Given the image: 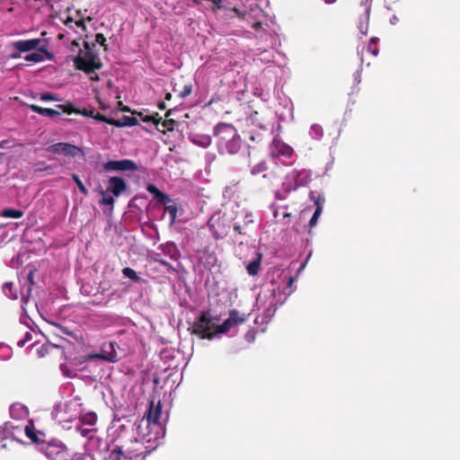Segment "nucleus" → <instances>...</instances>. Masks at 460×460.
Segmentation results:
<instances>
[{
  "label": "nucleus",
  "instance_id": "obj_1",
  "mask_svg": "<svg viewBox=\"0 0 460 460\" xmlns=\"http://www.w3.org/2000/svg\"><path fill=\"white\" fill-rule=\"evenodd\" d=\"M84 47L85 51L83 55V50L80 49L77 56L73 59L74 65L76 69L84 72L86 75H92L94 71L99 70L102 67V63L93 49L89 42L84 41Z\"/></svg>",
  "mask_w": 460,
  "mask_h": 460
},
{
  "label": "nucleus",
  "instance_id": "obj_2",
  "mask_svg": "<svg viewBox=\"0 0 460 460\" xmlns=\"http://www.w3.org/2000/svg\"><path fill=\"white\" fill-rule=\"evenodd\" d=\"M249 167L252 175L261 176L266 182H271V181L277 177L279 169L278 158L275 155H271L257 163H253L250 160Z\"/></svg>",
  "mask_w": 460,
  "mask_h": 460
},
{
  "label": "nucleus",
  "instance_id": "obj_3",
  "mask_svg": "<svg viewBox=\"0 0 460 460\" xmlns=\"http://www.w3.org/2000/svg\"><path fill=\"white\" fill-rule=\"evenodd\" d=\"M191 333L200 339L211 340L215 336V323L209 312H202L191 326Z\"/></svg>",
  "mask_w": 460,
  "mask_h": 460
},
{
  "label": "nucleus",
  "instance_id": "obj_4",
  "mask_svg": "<svg viewBox=\"0 0 460 460\" xmlns=\"http://www.w3.org/2000/svg\"><path fill=\"white\" fill-rule=\"evenodd\" d=\"M208 226L214 237L221 239L228 234L231 228V221L225 214L217 213L209 218Z\"/></svg>",
  "mask_w": 460,
  "mask_h": 460
},
{
  "label": "nucleus",
  "instance_id": "obj_5",
  "mask_svg": "<svg viewBox=\"0 0 460 460\" xmlns=\"http://www.w3.org/2000/svg\"><path fill=\"white\" fill-rule=\"evenodd\" d=\"M41 42L40 39H31V40H21L13 42V48L14 50L19 52H29L33 49H38L40 52H42L46 55L47 59H51L53 55L48 51V49L40 48V44Z\"/></svg>",
  "mask_w": 460,
  "mask_h": 460
},
{
  "label": "nucleus",
  "instance_id": "obj_6",
  "mask_svg": "<svg viewBox=\"0 0 460 460\" xmlns=\"http://www.w3.org/2000/svg\"><path fill=\"white\" fill-rule=\"evenodd\" d=\"M47 151L56 155H63L72 157L84 156V153L81 147L65 142H59L50 145L47 148Z\"/></svg>",
  "mask_w": 460,
  "mask_h": 460
},
{
  "label": "nucleus",
  "instance_id": "obj_7",
  "mask_svg": "<svg viewBox=\"0 0 460 460\" xmlns=\"http://www.w3.org/2000/svg\"><path fill=\"white\" fill-rule=\"evenodd\" d=\"M214 135L217 138V145L220 147L225 145L227 140L234 137L237 131L234 127L226 123H219L214 128Z\"/></svg>",
  "mask_w": 460,
  "mask_h": 460
},
{
  "label": "nucleus",
  "instance_id": "obj_8",
  "mask_svg": "<svg viewBox=\"0 0 460 460\" xmlns=\"http://www.w3.org/2000/svg\"><path fill=\"white\" fill-rule=\"evenodd\" d=\"M103 168L106 171H137V165L131 160L123 159L119 161H109L104 164Z\"/></svg>",
  "mask_w": 460,
  "mask_h": 460
},
{
  "label": "nucleus",
  "instance_id": "obj_9",
  "mask_svg": "<svg viewBox=\"0 0 460 460\" xmlns=\"http://www.w3.org/2000/svg\"><path fill=\"white\" fill-rule=\"evenodd\" d=\"M93 358H100L108 362H117L119 360L118 353L114 348V342L104 344L100 353L94 354Z\"/></svg>",
  "mask_w": 460,
  "mask_h": 460
},
{
  "label": "nucleus",
  "instance_id": "obj_10",
  "mask_svg": "<svg viewBox=\"0 0 460 460\" xmlns=\"http://www.w3.org/2000/svg\"><path fill=\"white\" fill-rule=\"evenodd\" d=\"M127 189L125 181L117 176L111 177L108 181V191H111L115 197H119Z\"/></svg>",
  "mask_w": 460,
  "mask_h": 460
},
{
  "label": "nucleus",
  "instance_id": "obj_11",
  "mask_svg": "<svg viewBox=\"0 0 460 460\" xmlns=\"http://www.w3.org/2000/svg\"><path fill=\"white\" fill-rule=\"evenodd\" d=\"M56 108L60 109L62 111V112L66 113V114L75 113V114L83 115L84 117H88V118H93V116H94L93 109L80 110V109L75 108L71 102H66L64 104H58L56 106Z\"/></svg>",
  "mask_w": 460,
  "mask_h": 460
},
{
  "label": "nucleus",
  "instance_id": "obj_12",
  "mask_svg": "<svg viewBox=\"0 0 460 460\" xmlns=\"http://www.w3.org/2000/svg\"><path fill=\"white\" fill-rule=\"evenodd\" d=\"M24 432L27 438H30L32 443L36 445H41L44 443V433L37 430L35 429L34 423L31 420L29 421V423L25 426Z\"/></svg>",
  "mask_w": 460,
  "mask_h": 460
},
{
  "label": "nucleus",
  "instance_id": "obj_13",
  "mask_svg": "<svg viewBox=\"0 0 460 460\" xmlns=\"http://www.w3.org/2000/svg\"><path fill=\"white\" fill-rule=\"evenodd\" d=\"M161 414H162V407H161L160 401L157 402L156 405H155L154 401H151L149 409L146 413L147 421L153 422L155 424L158 423Z\"/></svg>",
  "mask_w": 460,
  "mask_h": 460
},
{
  "label": "nucleus",
  "instance_id": "obj_14",
  "mask_svg": "<svg viewBox=\"0 0 460 460\" xmlns=\"http://www.w3.org/2000/svg\"><path fill=\"white\" fill-rule=\"evenodd\" d=\"M241 137L237 134L234 137L230 138L225 145H222L219 148L222 151H226L228 154L234 155L238 153L241 148Z\"/></svg>",
  "mask_w": 460,
  "mask_h": 460
},
{
  "label": "nucleus",
  "instance_id": "obj_15",
  "mask_svg": "<svg viewBox=\"0 0 460 460\" xmlns=\"http://www.w3.org/2000/svg\"><path fill=\"white\" fill-rule=\"evenodd\" d=\"M28 107L33 112H36L41 116H48L50 118L61 115V111H62L58 108H57V109L43 108V107H40L36 104H30V105H28Z\"/></svg>",
  "mask_w": 460,
  "mask_h": 460
},
{
  "label": "nucleus",
  "instance_id": "obj_16",
  "mask_svg": "<svg viewBox=\"0 0 460 460\" xmlns=\"http://www.w3.org/2000/svg\"><path fill=\"white\" fill-rule=\"evenodd\" d=\"M138 124V120L137 118L133 117V116H122L119 119H114V121H110V125H112V126H115V127H118V128H122V127H132V126H136Z\"/></svg>",
  "mask_w": 460,
  "mask_h": 460
},
{
  "label": "nucleus",
  "instance_id": "obj_17",
  "mask_svg": "<svg viewBox=\"0 0 460 460\" xmlns=\"http://www.w3.org/2000/svg\"><path fill=\"white\" fill-rule=\"evenodd\" d=\"M163 252L169 256L172 260H178L180 258V251L173 243H166L162 245Z\"/></svg>",
  "mask_w": 460,
  "mask_h": 460
},
{
  "label": "nucleus",
  "instance_id": "obj_18",
  "mask_svg": "<svg viewBox=\"0 0 460 460\" xmlns=\"http://www.w3.org/2000/svg\"><path fill=\"white\" fill-rule=\"evenodd\" d=\"M97 414L93 411L86 412L79 417L82 424L90 426L94 425L97 421Z\"/></svg>",
  "mask_w": 460,
  "mask_h": 460
},
{
  "label": "nucleus",
  "instance_id": "obj_19",
  "mask_svg": "<svg viewBox=\"0 0 460 460\" xmlns=\"http://www.w3.org/2000/svg\"><path fill=\"white\" fill-rule=\"evenodd\" d=\"M261 269V255L256 259L251 261L247 267V272L251 276H255L258 274L259 270Z\"/></svg>",
  "mask_w": 460,
  "mask_h": 460
},
{
  "label": "nucleus",
  "instance_id": "obj_20",
  "mask_svg": "<svg viewBox=\"0 0 460 460\" xmlns=\"http://www.w3.org/2000/svg\"><path fill=\"white\" fill-rule=\"evenodd\" d=\"M232 321H234V320L230 319V317L228 316V318L226 320H225L222 324L215 325V334L225 333V332H228L232 327L234 326L233 324Z\"/></svg>",
  "mask_w": 460,
  "mask_h": 460
},
{
  "label": "nucleus",
  "instance_id": "obj_21",
  "mask_svg": "<svg viewBox=\"0 0 460 460\" xmlns=\"http://www.w3.org/2000/svg\"><path fill=\"white\" fill-rule=\"evenodd\" d=\"M232 321H234V320L230 319V317L228 316V318L226 320H225L222 324L215 325V334L225 333V332H228L232 327L234 326L233 324Z\"/></svg>",
  "mask_w": 460,
  "mask_h": 460
},
{
  "label": "nucleus",
  "instance_id": "obj_22",
  "mask_svg": "<svg viewBox=\"0 0 460 460\" xmlns=\"http://www.w3.org/2000/svg\"><path fill=\"white\" fill-rule=\"evenodd\" d=\"M229 317H230V319L234 320V321H232V323L234 326L243 323L246 320L245 314H241L236 310H231L229 312Z\"/></svg>",
  "mask_w": 460,
  "mask_h": 460
},
{
  "label": "nucleus",
  "instance_id": "obj_23",
  "mask_svg": "<svg viewBox=\"0 0 460 460\" xmlns=\"http://www.w3.org/2000/svg\"><path fill=\"white\" fill-rule=\"evenodd\" d=\"M1 215L7 218H21L23 216V211L13 208H4Z\"/></svg>",
  "mask_w": 460,
  "mask_h": 460
},
{
  "label": "nucleus",
  "instance_id": "obj_24",
  "mask_svg": "<svg viewBox=\"0 0 460 460\" xmlns=\"http://www.w3.org/2000/svg\"><path fill=\"white\" fill-rule=\"evenodd\" d=\"M46 55L42 52H34L28 54L24 57V59L28 62L39 63L45 59Z\"/></svg>",
  "mask_w": 460,
  "mask_h": 460
},
{
  "label": "nucleus",
  "instance_id": "obj_25",
  "mask_svg": "<svg viewBox=\"0 0 460 460\" xmlns=\"http://www.w3.org/2000/svg\"><path fill=\"white\" fill-rule=\"evenodd\" d=\"M164 212H168L170 215L171 225L175 223L177 217L178 208L176 204H170L164 207Z\"/></svg>",
  "mask_w": 460,
  "mask_h": 460
},
{
  "label": "nucleus",
  "instance_id": "obj_26",
  "mask_svg": "<svg viewBox=\"0 0 460 460\" xmlns=\"http://www.w3.org/2000/svg\"><path fill=\"white\" fill-rule=\"evenodd\" d=\"M122 273L125 277L130 279L131 280L135 281V282H140L141 281V278H139L137 274V272L129 268V267H126L122 270Z\"/></svg>",
  "mask_w": 460,
  "mask_h": 460
},
{
  "label": "nucleus",
  "instance_id": "obj_27",
  "mask_svg": "<svg viewBox=\"0 0 460 460\" xmlns=\"http://www.w3.org/2000/svg\"><path fill=\"white\" fill-rule=\"evenodd\" d=\"M72 179L73 181L75 182L76 186L78 187V189L80 190V191L84 195V196H87L88 195V190L85 188V186L84 185V183L82 182V181L80 180L79 176L75 173H73L72 174Z\"/></svg>",
  "mask_w": 460,
  "mask_h": 460
},
{
  "label": "nucleus",
  "instance_id": "obj_28",
  "mask_svg": "<svg viewBox=\"0 0 460 460\" xmlns=\"http://www.w3.org/2000/svg\"><path fill=\"white\" fill-rule=\"evenodd\" d=\"M13 286L12 282H5L3 285V291L8 297L17 298L16 294H13Z\"/></svg>",
  "mask_w": 460,
  "mask_h": 460
},
{
  "label": "nucleus",
  "instance_id": "obj_29",
  "mask_svg": "<svg viewBox=\"0 0 460 460\" xmlns=\"http://www.w3.org/2000/svg\"><path fill=\"white\" fill-rule=\"evenodd\" d=\"M311 199L314 200L316 208H321L323 209V206L325 201V198L323 194L314 196V192H311Z\"/></svg>",
  "mask_w": 460,
  "mask_h": 460
},
{
  "label": "nucleus",
  "instance_id": "obj_30",
  "mask_svg": "<svg viewBox=\"0 0 460 460\" xmlns=\"http://www.w3.org/2000/svg\"><path fill=\"white\" fill-rule=\"evenodd\" d=\"M40 101H43V102L59 101L57 94L49 93V92L43 93L40 95Z\"/></svg>",
  "mask_w": 460,
  "mask_h": 460
},
{
  "label": "nucleus",
  "instance_id": "obj_31",
  "mask_svg": "<svg viewBox=\"0 0 460 460\" xmlns=\"http://www.w3.org/2000/svg\"><path fill=\"white\" fill-rule=\"evenodd\" d=\"M321 214H322V208H316L315 210H314V213L313 214V217H311V219L309 221L310 228L314 227L316 225V223L318 221V218H319Z\"/></svg>",
  "mask_w": 460,
  "mask_h": 460
},
{
  "label": "nucleus",
  "instance_id": "obj_32",
  "mask_svg": "<svg viewBox=\"0 0 460 460\" xmlns=\"http://www.w3.org/2000/svg\"><path fill=\"white\" fill-rule=\"evenodd\" d=\"M175 125L176 121L172 119H166L162 121V126L168 131H172Z\"/></svg>",
  "mask_w": 460,
  "mask_h": 460
},
{
  "label": "nucleus",
  "instance_id": "obj_33",
  "mask_svg": "<svg viewBox=\"0 0 460 460\" xmlns=\"http://www.w3.org/2000/svg\"><path fill=\"white\" fill-rule=\"evenodd\" d=\"M146 190L149 193L154 195L155 199H158L159 194H161L163 191H161L155 185L150 183L146 186Z\"/></svg>",
  "mask_w": 460,
  "mask_h": 460
},
{
  "label": "nucleus",
  "instance_id": "obj_34",
  "mask_svg": "<svg viewBox=\"0 0 460 460\" xmlns=\"http://www.w3.org/2000/svg\"><path fill=\"white\" fill-rule=\"evenodd\" d=\"M192 93V84H185L182 91L179 93V96L182 99L186 98Z\"/></svg>",
  "mask_w": 460,
  "mask_h": 460
},
{
  "label": "nucleus",
  "instance_id": "obj_35",
  "mask_svg": "<svg viewBox=\"0 0 460 460\" xmlns=\"http://www.w3.org/2000/svg\"><path fill=\"white\" fill-rule=\"evenodd\" d=\"M158 202L162 203L165 206L170 205V203L172 201L169 195L166 193L162 192L159 194L158 199H156Z\"/></svg>",
  "mask_w": 460,
  "mask_h": 460
},
{
  "label": "nucleus",
  "instance_id": "obj_36",
  "mask_svg": "<svg viewBox=\"0 0 460 460\" xmlns=\"http://www.w3.org/2000/svg\"><path fill=\"white\" fill-rule=\"evenodd\" d=\"M212 5L210 6V10L213 13H217L218 10H221L224 8L223 1L222 0H211Z\"/></svg>",
  "mask_w": 460,
  "mask_h": 460
},
{
  "label": "nucleus",
  "instance_id": "obj_37",
  "mask_svg": "<svg viewBox=\"0 0 460 460\" xmlns=\"http://www.w3.org/2000/svg\"><path fill=\"white\" fill-rule=\"evenodd\" d=\"M93 119L98 121L105 122L107 124H110V121H114V119L107 118L105 115L101 114L99 112H94V116H93Z\"/></svg>",
  "mask_w": 460,
  "mask_h": 460
},
{
  "label": "nucleus",
  "instance_id": "obj_38",
  "mask_svg": "<svg viewBox=\"0 0 460 460\" xmlns=\"http://www.w3.org/2000/svg\"><path fill=\"white\" fill-rule=\"evenodd\" d=\"M95 42L103 46L104 47V50L107 49V45L105 44L106 42V38L104 37V35L102 33H97L95 35Z\"/></svg>",
  "mask_w": 460,
  "mask_h": 460
},
{
  "label": "nucleus",
  "instance_id": "obj_39",
  "mask_svg": "<svg viewBox=\"0 0 460 460\" xmlns=\"http://www.w3.org/2000/svg\"><path fill=\"white\" fill-rule=\"evenodd\" d=\"M364 20L365 22L361 21L359 22V31L362 34L366 35L367 33V22H368V17L367 16H365L364 17Z\"/></svg>",
  "mask_w": 460,
  "mask_h": 460
},
{
  "label": "nucleus",
  "instance_id": "obj_40",
  "mask_svg": "<svg viewBox=\"0 0 460 460\" xmlns=\"http://www.w3.org/2000/svg\"><path fill=\"white\" fill-rule=\"evenodd\" d=\"M35 172H43V171H50L52 169L51 165H44L43 162L38 163L36 164Z\"/></svg>",
  "mask_w": 460,
  "mask_h": 460
},
{
  "label": "nucleus",
  "instance_id": "obj_41",
  "mask_svg": "<svg viewBox=\"0 0 460 460\" xmlns=\"http://www.w3.org/2000/svg\"><path fill=\"white\" fill-rule=\"evenodd\" d=\"M102 204H104V205H110V206H113L114 204V199L113 197L111 196H103L102 201H101Z\"/></svg>",
  "mask_w": 460,
  "mask_h": 460
},
{
  "label": "nucleus",
  "instance_id": "obj_42",
  "mask_svg": "<svg viewBox=\"0 0 460 460\" xmlns=\"http://www.w3.org/2000/svg\"><path fill=\"white\" fill-rule=\"evenodd\" d=\"M153 117V119H151V122H153L155 125H158L159 123H162L163 118L159 115V113L155 112L154 115H150Z\"/></svg>",
  "mask_w": 460,
  "mask_h": 460
},
{
  "label": "nucleus",
  "instance_id": "obj_43",
  "mask_svg": "<svg viewBox=\"0 0 460 460\" xmlns=\"http://www.w3.org/2000/svg\"><path fill=\"white\" fill-rule=\"evenodd\" d=\"M232 12H234L237 17L241 18V19H243L246 15V12H243L241 11L240 9L236 8V7H233L231 9Z\"/></svg>",
  "mask_w": 460,
  "mask_h": 460
},
{
  "label": "nucleus",
  "instance_id": "obj_44",
  "mask_svg": "<svg viewBox=\"0 0 460 460\" xmlns=\"http://www.w3.org/2000/svg\"><path fill=\"white\" fill-rule=\"evenodd\" d=\"M137 116L145 122H151V119H153V117L150 115H144L142 112H137Z\"/></svg>",
  "mask_w": 460,
  "mask_h": 460
},
{
  "label": "nucleus",
  "instance_id": "obj_45",
  "mask_svg": "<svg viewBox=\"0 0 460 460\" xmlns=\"http://www.w3.org/2000/svg\"><path fill=\"white\" fill-rule=\"evenodd\" d=\"M233 228L234 231L238 234H247V233L243 230V227L237 224L234 225Z\"/></svg>",
  "mask_w": 460,
  "mask_h": 460
},
{
  "label": "nucleus",
  "instance_id": "obj_46",
  "mask_svg": "<svg viewBox=\"0 0 460 460\" xmlns=\"http://www.w3.org/2000/svg\"><path fill=\"white\" fill-rule=\"evenodd\" d=\"M33 276H34V272L33 271H30L29 274H28V280L30 282V287H29V292L31 291V286L34 284V281H33Z\"/></svg>",
  "mask_w": 460,
  "mask_h": 460
},
{
  "label": "nucleus",
  "instance_id": "obj_47",
  "mask_svg": "<svg viewBox=\"0 0 460 460\" xmlns=\"http://www.w3.org/2000/svg\"><path fill=\"white\" fill-rule=\"evenodd\" d=\"M77 430L81 433L83 437H87L89 433L92 431L91 429L82 428H77Z\"/></svg>",
  "mask_w": 460,
  "mask_h": 460
},
{
  "label": "nucleus",
  "instance_id": "obj_48",
  "mask_svg": "<svg viewBox=\"0 0 460 460\" xmlns=\"http://www.w3.org/2000/svg\"><path fill=\"white\" fill-rule=\"evenodd\" d=\"M156 261H158L161 265L164 266V267H168V268H172L170 263L167 262L166 261L164 260H158V259H155Z\"/></svg>",
  "mask_w": 460,
  "mask_h": 460
},
{
  "label": "nucleus",
  "instance_id": "obj_49",
  "mask_svg": "<svg viewBox=\"0 0 460 460\" xmlns=\"http://www.w3.org/2000/svg\"><path fill=\"white\" fill-rule=\"evenodd\" d=\"M21 53H22V52H19V51H17V52H13V53L10 55V57H11V58H13V59H16V58H21Z\"/></svg>",
  "mask_w": 460,
  "mask_h": 460
},
{
  "label": "nucleus",
  "instance_id": "obj_50",
  "mask_svg": "<svg viewBox=\"0 0 460 460\" xmlns=\"http://www.w3.org/2000/svg\"><path fill=\"white\" fill-rule=\"evenodd\" d=\"M90 75V79L92 81H99L100 80V77L97 74H95V72L92 75Z\"/></svg>",
  "mask_w": 460,
  "mask_h": 460
},
{
  "label": "nucleus",
  "instance_id": "obj_51",
  "mask_svg": "<svg viewBox=\"0 0 460 460\" xmlns=\"http://www.w3.org/2000/svg\"><path fill=\"white\" fill-rule=\"evenodd\" d=\"M157 107H158V109H159V110H162V111H163V110H165V109H166V104H165V102H160L158 103Z\"/></svg>",
  "mask_w": 460,
  "mask_h": 460
},
{
  "label": "nucleus",
  "instance_id": "obj_52",
  "mask_svg": "<svg viewBox=\"0 0 460 460\" xmlns=\"http://www.w3.org/2000/svg\"><path fill=\"white\" fill-rule=\"evenodd\" d=\"M77 27L85 28L84 22L83 20H79L75 22Z\"/></svg>",
  "mask_w": 460,
  "mask_h": 460
},
{
  "label": "nucleus",
  "instance_id": "obj_53",
  "mask_svg": "<svg viewBox=\"0 0 460 460\" xmlns=\"http://www.w3.org/2000/svg\"><path fill=\"white\" fill-rule=\"evenodd\" d=\"M261 26V23L260 22H255L253 25H252V28L254 29H258Z\"/></svg>",
  "mask_w": 460,
  "mask_h": 460
},
{
  "label": "nucleus",
  "instance_id": "obj_54",
  "mask_svg": "<svg viewBox=\"0 0 460 460\" xmlns=\"http://www.w3.org/2000/svg\"><path fill=\"white\" fill-rule=\"evenodd\" d=\"M137 447L135 449V451H139L143 448V445L138 442H137Z\"/></svg>",
  "mask_w": 460,
  "mask_h": 460
},
{
  "label": "nucleus",
  "instance_id": "obj_55",
  "mask_svg": "<svg viewBox=\"0 0 460 460\" xmlns=\"http://www.w3.org/2000/svg\"><path fill=\"white\" fill-rule=\"evenodd\" d=\"M172 110L167 111L165 113V118L168 119L170 116H172Z\"/></svg>",
  "mask_w": 460,
  "mask_h": 460
},
{
  "label": "nucleus",
  "instance_id": "obj_56",
  "mask_svg": "<svg viewBox=\"0 0 460 460\" xmlns=\"http://www.w3.org/2000/svg\"><path fill=\"white\" fill-rule=\"evenodd\" d=\"M172 99V93H167L165 95V100L170 101Z\"/></svg>",
  "mask_w": 460,
  "mask_h": 460
},
{
  "label": "nucleus",
  "instance_id": "obj_57",
  "mask_svg": "<svg viewBox=\"0 0 460 460\" xmlns=\"http://www.w3.org/2000/svg\"><path fill=\"white\" fill-rule=\"evenodd\" d=\"M123 111H130L129 108L125 106L123 109H122Z\"/></svg>",
  "mask_w": 460,
  "mask_h": 460
},
{
  "label": "nucleus",
  "instance_id": "obj_58",
  "mask_svg": "<svg viewBox=\"0 0 460 460\" xmlns=\"http://www.w3.org/2000/svg\"><path fill=\"white\" fill-rule=\"evenodd\" d=\"M193 4H200V1H199V0H193Z\"/></svg>",
  "mask_w": 460,
  "mask_h": 460
},
{
  "label": "nucleus",
  "instance_id": "obj_59",
  "mask_svg": "<svg viewBox=\"0 0 460 460\" xmlns=\"http://www.w3.org/2000/svg\"><path fill=\"white\" fill-rule=\"evenodd\" d=\"M335 0H325L326 3H332V2H334Z\"/></svg>",
  "mask_w": 460,
  "mask_h": 460
},
{
  "label": "nucleus",
  "instance_id": "obj_60",
  "mask_svg": "<svg viewBox=\"0 0 460 460\" xmlns=\"http://www.w3.org/2000/svg\"><path fill=\"white\" fill-rule=\"evenodd\" d=\"M292 283H293V279H292V278H290V279H289V285H291Z\"/></svg>",
  "mask_w": 460,
  "mask_h": 460
},
{
  "label": "nucleus",
  "instance_id": "obj_61",
  "mask_svg": "<svg viewBox=\"0 0 460 460\" xmlns=\"http://www.w3.org/2000/svg\"><path fill=\"white\" fill-rule=\"evenodd\" d=\"M4 146L0 144V147H3Z\"/></svg>",
  "mask_w": 460,
  "mask_h": 460
}]
</instances>
